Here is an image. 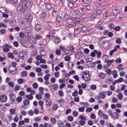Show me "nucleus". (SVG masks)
<instances>
[{"label":"nucleus","instance_id":"f257e3e1","mask_svg":"<svg viewBox=\"0 0 127 127\" xmlns=\"http://www.w3.org/2000/svg\"><path fill=\"white\" fill-rule=\"evenodd\" d=\"M31 6V2L29 1H24L22 4H19L16 8V10L18 11H21L23 13L25 12L27 7H30Z\"/></svg>","mask_w":127,"mask_h":127},{"label":"nucleus","instance_id":"f03ea898","mask_svg":"<svg viewBox=\"0 0 127 127\" xmlns=\"http://www.w3.org/2000/svg\"><path fill=\"white\" fill-rule=\"evenodd\" d=\"M82 78L85 81L89 80L90 78L89 71L85 70L82 72Z\"/></svg>","mask_w":127,"mask_h":127},{"label":"nucleus","instance_id":"7ed1b4c3","mask_svg":"<svg viewBox=\"0 0 127 127\" xmlns=\"http://www.w3.org/2000/svg\"><path fill=\"white\" fill-rule=\"evenodd\" d=\"M32 17L30 15L27 16L23 19V21L22 22V24L30 23L32 20Z\"/></svg>","mask_w":127,"mask_h":127},{"label":"nucleus","instance_id":"20e7f679","mask_svg":"<svg viewBox=\"0 0 127 127\" xmlns=\"http://www.w3.org/2000/svg\"><path fill=\"white\" fill-rule=\"evenodd\" d=\"M8 69L11 73L14 75L16 73L17 69L16 67L10 65L8 68Z\"/></svg>","mask_w":127,"mask_h":127},{"label":"nucleus","instance_id":"39448f33","mask_svg":"<svg viewBox=\"0 0 127 127\" xmlns=\"http://www.w3.org/2000/svg\"><path fill=\"white\" fill-rule=\"evenodd\" d=\"M27 56V52L24 51L21 52L19 54V56L20 57V58L23 60H25L26 59Z\"/></svg>","mask_w":127,"mask_h":127},{"label":"nucleus","instance_id":"423d86ee","mask_svg":"<svg viewBox=\"0 0 127 127\" xmlns=\"http://www.w3.org/2000/svg\"><path fill=\"white\" fill-rule=\"evenodd\" d=\"M123 17V15L120 12H119V13L116 14V15L115 17L116 19L118 20H120Z\"/></svg>","mask_w":127,"mask_h":127},{"label":"nucleus","instance_id":"0eeeda50","mask_svg":"<svg viewBox=\"0 0 127 127\" xmlns=\"http://www.w3.org/2000/svg\"><path fill=\"white\" fill-rule=\"evenodd\" d=\"M53 42L56 44H58L60 41V38L57 36H55L54 37Z\"/></svg>","mask_w":127,"mask_h":127},{"label":"nucleus","instance_id":"6e6552de","mask_svg":"<svg viewBox=\"0 0 127 127\" xmlns=\"http://www.w3.org/2000/svg\"><path fill=\"white\" fill-rule=\"evenodd\" d=\"M7 97L5 95H1L0 98V100L2 102H5L7 100Z\"/></svg>","mask_w":127,"mask_h":127},{"label":"nucleus","instance_id":"1a4fd4ad","mask_svg":"<svg viewBox=\"0 0 127 127\" xmlns=\"http://www.w3.org/2000/svg\"><path fill=\"white\" fill-rule=\"evenodd\" d=\"M9 96L11 101L12 102H14L16 97L15 95L14 94L11 93L10 94Z\"/></svg>","mask_w":127,"mask_h":127},{"label":"nucleus","instance_id":"9d476101","mask_svg":"<svg viewBox=\"0 0 127 127\" xmlns=\"http://www.w3.org/2000/svg\"><path fill=\"white\" fill-rule=\"evenodd\" d=\"M114 59H112L111 60H105V62L107 63L108 66H110L114 62Z\"/></svg>","mask_w":127,"mask_h":127},{"label":"nucleus","instance_id":"9b49d317","mask_svg":"<svg viewBox=\"0 0 127 127\" xmlns=\"http://www.w3.org/2000/svg\"><path fill=\"white\" fill-rule=\"evenodd\" d=\"M74 20L75 21H73V22L75 23V24H76V23L79 24L81 23V22L82 21V19L75 18L74 19Z\"/></svg>","mask_w":127,"mask_h":127},{"label":"nucleus","instance_id":"f8f14e48","mask_svg":"<svg viewBox=\"0 0 127 127\" xmlns=\"http://www.w3.org/2000/svg\"><path fill=\"white\" fill-rule=\"evenodd\" d=\"M111 117L114 120L117 119L118 117L119 116V115L115 112H114L113 113Z\"/></svg>","mask_w":127,"mask_h":127},{"label":"nucleus","instance_id":"ddd939ff","mask_svg":"<svg viewBox=\"0 0 127 127\" xmlns=\"http://www.w3.org/2000/svg\"><path fill=\"white\" fill-rule=\"evenodd\" d=\"M29 42L31 44H34L36 43L35 39L34 37H31L30 39Z\"/></svg>","mask_w":127,"mask_h":127},{"label":"nucleus","instance_id":"4468645a","mask_svg":"<svg viewBox=\"0 0 127 127\" xmlns=\"http://www.w3.org/2000/svg\"><path fill=\"white\" fill-rule=\"evenodd\" d=\"M74 64V63L71 62L70 61L68 62L67 63V65L69 68H72L73 67Z\"/></svg>","mask_w":127,"mask_h":127},{"label":"nucleus","instance_id":"2eb2a0df","mask_svg":"<svg viewBox=\"0 0 127 127\" xmlns=\"http://www.w3.org/2000/svg\"><path fill=\"white\" fill-rule=\"evenodd\" d=\"M54 36V32L53 31H51L49 32V34L48 35V37L49 38L51 39H52L54 37L53 36Z\"/></svg>","mask_w":127,"mask_h":127},{"label":"nucleus","instance_id":"dca6fc26","mask_svg":"<svg viewBox=\"0 0 127 127\" xmlns=\"http://www.w3.org/2000/svg\"><path fill=\"white\" fill-rule=\"evenodd\" d=\"M105 97V96L104 94L103 93L101 92L99 95L98 96L97 98L98 99H100V98L104 99Z\"/></svg>","mask_w":127,"mask_h":127},{"label":"nucleus","instance_id":"f3484780","mask_svg":"<svg viewBox=\"0 0 127 127\" xmlns=\"http://www.w3.org/2000/svg\"><path fill=\"white\" fill-rule=\"evenodd\" d=\"M94 52L96 54L97 57V58H99L100 57L101 55V53L99 51L98 52L97 50H94Z\"/></svg>","mask_w":127,"mask_h":127},{"label":"nucleus","instance_id":"a211bd4d","mask_svg":"<svg viewBox=\"0 0 127 127\" xmlns=\"http://www.w3.org/2000/svg\"><path fill=\"white\" fill-rule=\"evenodd\" d=\"M109 46V43L106 41H103V46L105 48H107Z\"/></svg>","mask_w":127,"mask_h":127},{"label":"nucleus","instance_id":"6ab92c4d","mask_svg":"<svg viewBox=\"0 0 127 127\" xmlns=\"http://www.w3.org/2000/svg\"><path fill=\"white\" fill-rule=\"evenodd\" d=\"M47 16V14L45 12H43L40 15V18L42 19H45Z\"/></svg>","mask_w":127,"mask_h":127},{"label":"nucleus","instance_id":"aec40b11","mask_svg":"<svg viewBox=\"0 0 127 127\" xmlns=\"http://www.w3.org/2000/svg\"><path fill=\"white\" fill-rule=\"evenodd\" d=\"M4 48L3 50L4 52H7L9 51V49L7 46V45H4L3 46Z\"/></svg>","mask_w":127,"mask_h":127},{"label":"nucleus","instance_id":"412c9836","mask_svg":"<svg viewBox=\"0 0 127 127\" xmlns=\"http://www.w3.org/2000/svg\"><path fill=\"white\" fill-rule=\"evenodd\" d=\"M120 12L119 9H118L117 8L113 9L112 10V13L114 15H116Z\"/></svg>","mask_w":127,"mask_h":127},{"label":"nucleus","instance_id":"4be33fe9","mask_svg":"<svg viewBox=\"0 0 127 127\" xmlns=\"http://www.w3.org/2000/svg\"><path fill=\"white\" fill-rule=\"evenodd\" d=\"M46 10L47 11H48L51 8V5L49 3H46Z\"/></svg>","mask_w":127,"mask_h":127},{"label":"nucleus","instance_id":"5701e85b","mask_svg":"<svg viewBox=\"0 0 127 127\" xmlns=\"http://www.w3.org/2000/svg\"><path fill=\"white\" fill-rule=\"evenodd\" d=\"M103 18L104 19H106L110 17V15L108 13H104L103 15Z\"/></svg>","mask_w":127,"mask_h":127},{"label":"nucleus","instance_id":"b1692460","mask_svg":"<svg viewBox=\"0 0 127 127\" xmlns=\"http://www.w3.org/2000/svg\"><path fill=\"white\" fill-rule=\"evenodd\" d=\"M4 21L5 22V23L6 22L7 23H8L9 24H11L12 23L14 24L13 21L11 20H7L6 19H4Z\"/></svg>","mask_w":127,"mask_h":127},{"label":"nucleus","instance_id":"393cba45","mask_svg":"<svg viewBox=\"0 0 127 127\" xmlns=\"http://www.w3.org/2000/svg\"><path fill=\"white\" fill-rule=\"evenodd\" d=\"M47 42L44 39L41 40L39 42V44L41 45H45Z\"/></svg>","mask_w":127,"mask_h":127},{"label":"nucleus","instance_id":"a878e982","mask_svg":"<svg viewBox=\"0 0 127 127\" xmlns=\"http://www.w3.org/2000/svg\"><path fill=\"white\" fill-rule=\"evenodd\" d=\"M42 28V27L40 26V24H36L35 27V29L36 30L39 31Z\"/></svg>","mask_w":127,"mask_h":127},{"label":"nucleus","instance_id":"bb28decb","mask_svg":"<svg viewBox=\"0 0 127 127\" xmlns=\"http://www.w3.org/2000/svg\"><path fill=\"white\" fill-rule=\"evenodd\" d=\"M44 89L43 87H40L39 88V94L41 95H43L44 94L43 91Z\"/></svg>","mask_w":127,"mask_h":127},{"label":"nucleus","instance_id":"cd10ccee","mask_svg":"<svg viewBox=\"0 0 127 127\" xmlns=\"http://www.w3.org/2000/svg\"><path fill=\"white\" fill-rule=\"evenodd\" d=\"M56 20L58 22H61L62 21V18L59 16V15L56 16Z\"/></svg>","mask_w":127,"mask_h":127},{"label":"nucleus","instance_id":"c85d7f7f","mask_svg":"<svg viewBox=\"0 0 127 127\" xmlns=\"http://www.w3.org/2000/svg\"><path fill=\"white\" fill-rule=\"evenodd\" d=\"M98 76L100 79H103L105 77V74L102 73H98Z\"/></svg>","mask_w":127,"mask_h":127},{"label":"nucleus","instance_id":"c756f323","mask_svg":"<svg viewBox=\"0 0 127 127\" xmlns=\"http://www.w3.org/2000/svg\"><path fill=\"white\" fill-rule=\"evenodd\" d=\"M8 57L11 59H13L14 58L13 54L12 53L10 52L8 53L7 54Z\"/></svg>","mask_w":127,"mask_h":127},{"label":"nucleus","instance_id":"7c9ffc66","mask_svg":"<svg viewBox=\"0 0 127 127\" xmlns=\"http://www.w3.org/2000/svg\"><path fill=\"white\" fill-rule=\"evenodd\" d=\"M50 121L51 124H55L56 122V119L54 118H51Z\"/></svg>","mask_w":127,"mask_h":127},{"label":"nucleus","instance_id":"2f4dec72","mask_svg":"<svg viewBox=\"0 0 127 127\" xmlns=\"http://www.w3.org/2000/svg\"><path fill=\"white\" fill-rule=\"evenodd\" d=\"M68 6L70 8H72L74 7V5L73 3L70 2L68 4Z\"/></svg>","mask_w":127,"mask_h":127},{"label":"nucleus","instance_id":"473e14b6","mask_svg":"<svg viewBox=\"0 0 127 127\" xmlns=\"http://www.w3.org/2000/svg\"><path fill=\"white\" fill-rule=\"evenodd\" d=\"M50 76V75L49 74H48L44 76V79L46 81L48 80L49 79V77Z\"/></svg>","mask_w":127,"mask_h":127},{"label":"nucleus","instance_id":"72a5a7b5","mask_svg":"<svg viewBox=\"0 0 127 127\" xmlns=\"http://www.w3.org/2000/svg\"><path fill=\"white\" fill-rule=\"evenodd\" d=\"M62 72L63 73V75L65 77H67L69 76L68 74L66 73V71L65 70H62Z\"/></svg>","mask_w":127,"mask_h":127},{"label":"nucleus","instance_id":"f704fd0d","mask_svg":"<svg viewBox=\"0 0 127 127\" xmlns=\"http://www.w3.org/2000/svg\"><path fill=\"white\" fill-rule=\"evenodd\" d=\"M26 97L27 98L30 100H32L33 98V96L31 94L27 95Z\"/></svg>","mask_w":127,"mask_h":127},{"label":"nucleus","instance_id":"c9c22d12","mask_svg":"<svg viewBox=\"0 0 127 127\" xmlns=\"http://www.w3.org/2000/svg\"><path fill=\"white\" fill-rule=\"evenodd\" d=\"M3 9L5 11V12L6 13H8L9 12V11L8 10L6 9L4 7H1L0 8V12L2 13H3V12H1V10H2Z\"/></svg>","mask_w":127,"mask_h":127},{"label":"nucleus","instance_id":"e433bc0d","mask_svg":"<svg viewBox=\"0 0 127 127\" xmlns=\"http://www.w3.org/2000/svg\"><path fill=\"white\" fill-rule=\"evenodd\" d=\"M35 97L37 99L39 100L42 99V96L40 94H37L36 95Z\"/></svg>","mask_w":127,"mask_h":127},{"label":"nucleus","instance_id":"4c0bfd02","mask_svg":"<svg viewBox=\"0 0 127 127\" xmlns=\"http://www.w3.org/2000/svg\"><path fill=\"white\" fill-rule=\"evenodd\" d=\"M123 65L122 64H120L117 67L118 69L119 70H123L124 69V68L122 67Z\"/></svg>","mask_w":127,"mask_h":127},{"label":"nucleus","instance_id":"58836bf2","mask_svg":"<svg viewBox=\"0 0 127 127\" xmlns=\"http://www.w3.org/2000/svg\"><path fill=\"white\" fill-rule=\"evenodd\" d=\"M35 39H36L40 40L42 38V37L40 35H36Z\"/></svg>","mask_w":127,"mask_h":127},{"label":"nucleus","instance_id":"ea45409f","mask_svg":"<svg viewBox=\"0 0 127 127\" xmlns=\"http://www.w3.org/2000/svg\"><path fill=\"white\" fill-rule=\"evenodd\" d=\"M29 102V101L27 99H25L23 101V104L24 105H28Z\"/></svg>","mask_w":127,"mask_h":127},{"label":"nucleus","instance_id":"a19ab883","mask_svg":"<svg viewBox=\"0 0 127 127\" xmlns=\"http://www.w3.org/2000/svg\"><path fill=\"white\" fill-rule=\"evenodd\" d=\"M73 120V117L71 116H69L67 117V120L69 121H72Z\"/></svg>","mask_w":127,"mask_h":127},{"label":"nucleus","instance_id":"79ce46f5","mask_svg":"<svg viewBox=\"0 0 127 127\" xmlns=\"http://www.w3.org/2000/svg\"><path fill=\"white\" fill-rule=\"evenodd\" d=\"M9 111L10 114L14 115L15 114V110L13 109H11L9 110Z\"/></svg>","mask_w":127,"mask_h":127},{"label":"nucleus","instance_id":"37998d69","mask_svg":"<svg viewBox=\"0 0 127 127\" xmlns=\"http://www.w3.org/2000/svg\"><path fill=\"white\" fill-rule=\"evenodd\" d=\"M28 113L30 115L32 116L33 114V111L32 110H30L28 112Z\"/></svg>","mask_w":127,"mask_h":127},{"label":"nucleus","instance_id":"c03bdc74","mask_svg":"<svg viewBox=\"0 0 127 127\" xmlns=\"http://www.w3.org/2000/svg\"><path fill=\"white\" fill-rule=\"evenodd\" d=\"M118 98L119 100H121L122 98V94L121 93H119L117 95Z\"/></svg>","mask_w":127,"mask_h":127},{"label":"nucleus","instance_id":"a18cd8bd","mask_svg":"<svg viewBox=\"0 0 127 127\" xmlns=\"http://www.w3.org/2000/svg\"><path fill=\"white\" fill-rule=\"evenodd\" d=\"M79 118L82 120H83L84 121H85L86 120V118L85 117L82 115H81L79 116Z\"/></svg>","mask_w":127,"mask_h":127},{"label":"nucleus","instance_id":"49530a36","mask_svg":"<svg viewBox=\"0 0 127 127\" xmlns=\"http://www.w3.org/2000/svg\"><path fill=\"white\" fill-rule=\"evenodd\" d=\"M31 31H28L27 30L25 31V33L26 35L27 36H29V35L30 34Z\"/></svg>","mask_w":127,"mask_h":127},{"label":"nucleus","instance_id":"de8ad7c7","mask_svg":"<svg viewBox=\"0 0 127 127\" xmlns=\"http://www.w3.org/2000/svg\"><path fill=\"white\" fill-rule=\"evenodd\" d=\"M54 74L55 75V77L56 78H58L60 74L58 72H55L54 73Z\"/></svg>","mask_w":127,"mask_h":127},{"label":"nucleus","instance_id":"09e8293b","mask_svg":"<svg viewBox=\"0 0 127 127\" xmlns=\"http://www.w3.org/2000/svg\"><path fill=\"white\" fill-rule=\"evenodd\" d=\"M86 7V8L87 10H91V6L89 5H87L85 6Z\"/></svg>","mask_w":127,"mask_h":127},{"label":"nucleus","instance_id":"8fccbe9b","mask_svg":"<svg viewBox=\"0 0 127 127\" xmlns=\"http://www.w3.org/2000/svg\"><path fill=\"white\" fill-rule=\"evenodd\" d=\"M78 95V91L76 90L74 91L73 93L72 94V95L74 97Z\"/></svg>","mask_w":127,"mask_h":127},{"label":"nucleus","instance_id":"3c124183","mask_svg":"<svg viewBox=\"0 0 127 127\" xmlns=\"http://www.w3.org/2000/svg\"><path fill=\"white\" fill-rule=\"evenodd\" d=\"M58 108V105L57 104H55L54 105L52 108V109L53 110H56Z\"/></svg>","mask_w":127,"mask_h":127},{"label":"nucleus","instance_id":"603ef678","mask_svg":"<svg viewBox=\"0 0 127 127\" xmlns=\"http://www.w3.org/2000/svg\"><path fill=\"white\" fill-rule=\"evenodd\" d=\"M78 114V112L76 111H74L72 113L73 116L75 117H76L77 116Z\"/></svg>","mask_w":127,"mask_h":127},{"label":"nucleus","instance_id":"864d4df0","mask_svg":"<svg viewBox=\"0 0 127 127\" xmlns=\"http://www.w3.org/2000/svg\"><path fill=\"white\" fill-rule=\"evenodd\" d=\"M58 94L59 96L60 97H62L64 95L62 91L61 90H60L59 91Z\"/></svg>","mask_w":127,"mask_h":127},{"label":"nucleus","instance_id":"5fc2aeb1","mask_svg":"<svg viewBox=\"0 0 127 127\" xmlns=\"http://www.w3.org/2000/svg\"><path fill=\"white\" fill-rule=\"evenodd\" d=\"M115 49H114H114L112 50H111L109 53V54L111 56L112 55L113 53L115 52L117 50H115Z\"/></svg>","mask_w":127,"mask_h":127},{"label":"nucleus","instance_id":"6e6d98bb","mask_svg":"<svg viewBox=\"0 0 127 127\" xmlns=\"http://www.w3.org/2000/svg\"><path fill=\"white\" fill-rule=\"evenodd\" d=\"M23 79L22 78H20L17 81L19 84H21L23 82Z\"/></svg>","mask_w":127,"mask_h":127},{"label":"nucleus","instance_id":"4d7b16f0","mask_svg":"<svg viewBox=\"0 0 127 127\" xmlns=\"http://www.w3.org/2000/svg\"><path fill=\"white\" fill-rule=\"evenodd\" d=\"M118 83L121 82H123L124 81V79L123 78L120 77L118 80H117Z\"/></svg>","mask_w":127,"mask_h":127},{"label":"nucleus","instance_id":"13d9d810","mask_svg":"<svg viewBox=\"0 0 127 127\" xmlns=\"http://www.w3.org/2000/svg\"><path fill=\"white\" fill-rule=\"evenodd\" d=\"M106 73L109 75L111 74V70L110 69H108L106 70Z\"/></svg>","mask_w":127,"mask_h":127},{"label":"nucleus","instance_id":"bf43d9fd","mask_svg":"<svg viewBox=\"0 0 127 127\" xmlns=\"http://www.w3.org/2000/svg\"><path fill=\"white\" fill-rule=\"evenodd\" d=\"M18 4V2L17 0H13L12 2V4L15 5H16Z\"/></svg>","mask_w":127,"mask_h":127},{"label":"nucleus","instance_id":"052dcab7","mask_svg":"<svg viewBox=\"0 0 127 127\" xmlns=\"http://www.w3.org/2000/svg\"><path fill=\"white\" fill-rule=\"evenodd\" d=\"M32 86L34 88L36 89L38 87V84L37 83H34L32 84Z\"/></svg>","mask_w":127,"mask_h":127},{"label":"nucleus","instance_id":"680f3d73","mask_svg":"<svg viewBox=\"0 0 127 127\" xmlns=\"http://www.w3.org/2000/svg\"><path fill=\"white\" fill-rule=\"evenodd\" d=\"M85 108L84 107L82 106L78 108V110L79 112H82L83 111Z\"/></svg>","mask_w":127,"mask_h":127},{"label":"nucleus","instance_id":"e2e57ef3","mask_svg":"<svg viewBox=\"0 0 127 127\" xmlns=\"http://www.w3.org/2000/svg\"><path fill=\"white\" fill-rule=\"evenodd\" d=\"M100 13V10L98 9L96 10L95 11V14L96 15H98V14Z\"/></svg>","mask_w":127,"mask_h":127},{"label":"nucleus","instance_id":"0e129e2a","mask_svg":"<svg viewBox=\"0 0 127 127\" xmlns=\"http://www.w3.org/2000/svg\"><path fill=\"white\" fill-rule=\"evenodd\" d=\"M8 85L11 87H13L14 86V84L11 81L9 82Z\"/></svg>","mask_w":127,"mask_h":127},{"label":"nucleus","instance_id":"69168bd1","mask_svg":"<svg viewBox=\"0 0 127 127\" xmlns=\"http://www.w3.org/2000/svg\"><path fill=\"white\" fill-rule=\"evenodd\" d=\"M75 71L73 70L70 71L68 73L69 76H70V75L73 74H75Z\"/></svg>","mask_w":127,"mask_h":127},{"label":"nucleus","instance_id":"338daca9","mask_svg":"<svg viewBox=\"0 0 127 127\" xmlns=\"http://www.w3.org/2000/svg\"><path fill=\"white\" fill-rule=\"evenodd\" d=\"M27 73L25 71H23L22 72V75L21 77H26L27 76Z\"/></svg>","mask_w":127,"mask_h":127},{"label":"nucleus","instance_id":"774afa93","mask_svg":"<svg viewBox=\"0 0 127 127\" xmlns=\"http://www.w3.org/2000/svg\"><path fill=\"white\" fill-rule=\"evenodd\" d=\"M64 60L66 61H69L70 60V57L69 56H66L64 58Z\"/></svg>","mask_w":127,"mask_h":127}]
</instances>
